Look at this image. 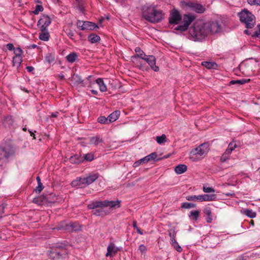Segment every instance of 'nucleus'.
I'll return each mask as SVG.
<instances>
[{
  "mask_svg": "<svg viewBox=\"0 0 260 260\" xmlns=\"http://www.w3.org/2000/svg\"><path fill=\"white\" fill-rule=\"evenodd\" d=\"M142 16L146 20L151 23H157L163 18L161 11L157 10L154 7L145 5L142 8Z\"/></svg>",
  "mask_w": 260,
  "mask_h": 260,
  "instance_id": "f257e3e1",
  "label": "nucleus"
},
{
  "mask_svg": "<svg viewBox=\"0 0 260 260\" xmlns=\"http://www.w3.org/2000/svg\"><path fill=\"white\" fill-rule=\"evenodd\" d=\"M206 26V22L203 23L202 21H197L190 28L189 34L194 40H201L209 35L207 27Z\"/></svg>",
  "mask_w": 260,
  "mask_h": 260,
  "instance_id": "f03ea898",
  "label": "nucleus"
},
{
  "mask_svg": "<svg viewBox=\"0 0 260 260\" xmlns=\"http://www.w3.org/2000/svg\"><path fill=\"white\" fill-rule=\"evenodd\" d=\"M209 150V144L206 143H203L190 151L189 158L193 161H196L204 157L207 154Z\"/></svg>",
  "mask_w": 260,
  "mask_h": 260,
  "instance_id": "7ed1b4c3",
  "label": "nucleus"
},
{
  "mask_svg": "<svg viewBox=\"0 0 260 260\" xmlns=\"http://www.w3.org/2000/svg\"><path fill=\"white\" fill-rule=\"evenodd\" d=\"M240 21L245 24L246 27L251 28L255 23V17L247 10L242 11L238 14Z\"/></svg>",
  "mask_w": 260,
  "mask_h": 260,
  "instance_id": "20e7f679",
  "label": "nucleus"
},
{
  "mask_svg": "<svg viewBox=\"0 0 260 260\" xmlns=\"http://www.w3.org/2000/svg\"><path fill=\"white\" fill-rule=\"evenodd\" d=\"M120 201H108L105 200L104 201H93L88 205L89 209H94L96 208H104L109 207L110 208L120 207Z\"/></svg>",
  "mask_w": 260,
  "mask_h": 260,
  "instance_id": "39448f33",
  "label": "nucleus"
},
{
  "mask_svg": "<svg viewBox=\"0 0 260 260\" xmlns=\"http://www.w3.org/2000/svg\"><path fill=\"white\" fill-rule=\"evenodd\" d=\"M216 197V195L215 194H205L198 196H188L186 197V199L189 201L208 202L215 201Z\"/></svg>",
  "mask_w": 260,
  "mask_h": 260,
  "instance_id": "423d86ee",
  "label": "nucleus"
},
{
  "mask_svg": "<svg viewBox=\"0 0 260 260\" xmlns=\"http://www.w3.org/2000/svg\"><path fill=\"white\" fill-rule=\"evenodd\" d=\"M194 19L195 17L192 15H184L183 17V24L178 25L174 29L181 32L185 31Z\"/></svg>",
  "mask_w": 260,
  "mask_h": 260,
  "instance_id": "0eeeda50",
  "label": "nucleus"
},
{
  "mask_svg": "<svg viewBox=\"0 0 260 260\" xmlns=\"http://www.w3.org/2000/svg\"><path fill=\"white\" fill-rule=\"evenodd\" d=\"M206 23L209 34H217L222 30L221 25L217 21H209Z\"/></svg>",
  "mask_w": 260,
  "mask_h": 260,
  "instance_id": "6e6552de",
  "label": "nucleus"
},
{
  "mask_svg": "<svg viewBox=\"0 0 260 260\" xmlns=\"http://www.w3.org/2000/svg\"><path fill=\"white\" fill-rule=\"evenodd\" d=\"M181 4L182 6H185L189 8H191V9L198 13H202L205 11V8L204 7L199 4L192 3L191 2H181Z\"/></svg>",
  "mask_w": 260,
  "mask_h": 260,
  "instance_id": "1a4fd4ad",
  "label": "nucleus"
},
{
  "mask_svg": "<svg viewBox=\"0 0 260 260\" xmlns=\"http://www.w3.org/2000/svg\"><path fill=\"white\" fill-rule=\"evenodd\" d=\"M54 229L57 230H71L72 232L73 231H78L81 230L80 225L77 222L74 223H70L68 224H64L62 223L59 225L57 228H54Z\"/></svg>",
  "mask_w": 260,
  "mask_h": 260,
  "instance_id": "9d476101",
  "label": "nucleus"
},
{
  "mask_svg": "<svg viewBox=\"0 0 260 260\" xmlns=\"http://www.w3.org/2000/svg\"><path fill=\"white\" fill-rule=\"evenodd\" d=\"M51 22V20L48 16L43 15L38 22V25L40 26L42 31H46Z\"/></svg>",
  "mask_w": 260,
  "mask_h": 260,
  "instance_id": "9b49d317",
  "label": "nucleus"
},
{
  "mask_svg": "<svg viewBox=\"0 0 260 260\" xmlns=\"http://www.w3.org/2000/svg\"><path fill=\"white\" fill-rule=\"evenodd\" d=\"M181 20V16L179 12L176 10H173L171 14L169 17V22L171 24H178L180 21Z\"/></svg>",
  "mask_w": 260,
  "mask_h": 260,
  "instance_id": "f8f14e48",
  "label": "nucleus"
},
{
  "mask_svg": "<svg viewBox=\"0 0 260 260\" xmlns=\"http://www.w3.org/2000/svg\"><path fill=\"white\" fill-rule=\"evenodd\" d=\"M12 154L10 146L0 147V161L7 159Z\"/></svg>",
  "mask_w": 260,
  "mask_h": 260,
  "instance_id": "ddd939ff",
  "label": "nucleus"
},
{
  "mask_svg": "<svg viewBox=\"0 0 260 260\" xmlns=\"http://www.w3.org/2000/svg\"><path fill=\"white\" fill-rule=\"evenodd\" d=\"M149 65L150 68L155 72L159 71V67L155 65L156 59L153 55H147L143 59Z\"/></svg>",
  "mask_w": 260,
  "mask_h": 260,
  "instance_id": "4468645a",
  "label": "nucleus"
},
{
  "mask_svg": "<svg viewBox=\"0 0 260 260\" xmlns=\"http://www.w3.org/2000/svg\"><path fill=\"white\" fill-rule=\"evenodd\" d=\"M236 148V144L233 143H230L228 146V147L226 149L224 153L220 157V160L221 162L225 161L229 157L233 150Z\"/></svg>",
  "mask_w": 260,
  "mask_h": 260,
  "instance_id": "2eb2a0df",
  "label": "nucleus"
},
{
  "mask_svg": "<svg viewBox=\"0 0 260 260\" xmlns=\"http://www.w3.org/2000/svg\"><path fill=\"white\" fill-rule=\"evenodd\" d=\"M119 248L113 243H110L107 247V252L106 254L107 257H113L119 250Z\"/></svg>",
  "mask_w": 260,
  "mask_h": 260,
  "instance_id": "dca6fc26",
  "label": "nucleus"
},
{
  "mask_svg": "<svg viewBox=\"0 0 260 260\" xmlns=\"http://www.w3.org/2000/svg\"><path fill=\"white\" fill-rule=\"evenodd\" d=\"M99 177L98 174H91L86 177H84L83 181H85L86 186L93 183Z\"/></svg>",
  "mask_w": 260,
  "mask_h": 260,
  "instance_id": "f3484780",
  "label": "nucleus"
},
{
  "mask_svg": "<svg viewBox=\"0 0 260 260\" xmlns=\"http://www.w3.org/2000/svg\"><path fill=\"white\" fill-rule=\"evenodd\" d=\"M84 178H78L73 180L71 182V185L73 187H76L78 188H82L86 186L85 181H83Z\"/></svg>",
  "mask_w": 260,
  "mask_h": 260,
  "instance_id": "a211bd4d",
  "label": "nucleus"
},
{
  "mask_svg": "<svg viewBox=\"0 0 260 260\" xmlns=\"http://www.w3.org/2000/svg\"><path fill=\"white\" fill-rule=\"evenodd\" d=\"M96 28H98V26L95 23L89 21H84L82 30H94Z\"/></svg>",
  "mask_w": 260,
  "mask_h": 260,
  "instance_id": "6ab92c4d",
  "label": "nucleus"
},
{
  "mask_svg": "<svg viewBox=\"0 0 260 260\" xmlns=\"http://www.w3.org/2000/svg\"><path fill=\"white\" fill-rule=\"evenodd\" d=\"M95 84H96V82L94 77L93 76H89L86 78V82L83 85H82V86L92 88Z\"/></svg>",
  "mask_w": 260,
  "mask_h": 260,
  "instance_id": "aec40b11",
  "label": "nucleus"
},
{
  "mask_svg": "<svg viewBox=\"0 0 260 260\" xmlns=\"http://www.w3.org/2000/svg\"><path fill=\"white\" fill-rule=\"evenodd\" d=\"M157 157V154L156 152H153L151 154L146 156L145 157L141 158L140 161L142 162L143 164H146L149 161L154 160Z\"/></svg>",
  "mask_w": 260,
  "mask_h": 260,
  "instance_id": "412c9836",
  "label": "nucleus"
},
{
  "mask_svg": "<svg viewBox=\"0 0 260 260\" xmlns=\"http://www.w3.org/2000/svg\"><path fill=\"white\" fill-rule=\"evenodd\" d=\"M70 161L72 164H78L84 161V159L82 158L81 155L76 154L70 158Z\"/></svg>",
  "mask_w": 260,
  "mask_h": 260,
  "instance_id": "4be33fe9",
  "label": "nucleus"
},
{
  "mask_svg": "<svg viewBox=\"0 0 260 260\" xmlns=\"http://www.w3.org/2000/svg\"><path fill=\"white\" fill-rule=\"evenodd\" d=\"M96 84L99 85L100 90L101 92H105L107 90V86L104 83L103 79L98 78L95 80Z\"/></svg>",
  "mask_w": 260,
  "mask_h": 260,
  "instance_id": "5701e85b",
  "label": "nucleus"
},
{
  "mask_svg": "<svg viewBox=\"0 0 260 260\" xmlns=\"http://www.w3.org/2000/svg\"><path fill=\"white\" fill-rule=\"evenodd\" d=\"M175 172L177 174H181L187 170V166L184 164H180L175 167Z\"/></svg>",
  "mask_w": 260,
  "mask_h": 260,
  "instance_id": "b1692460",
  "label": "nucleus"
},
{
  "mask_svg": "<svg viewBox=\"0 0 260 260\" xmlns=\"http://www.w3.org/2000/svg\"><path fill=\"white\" fill-rule=\"evenodd\" d=\"M120 115V111L118 110H116L112 113L110 115H109L108 119L109 122H112L116 121L119 117Z\"/></svg>",
  "mask_w": 260,
  "mask_h": 260,
  "instance_id": "393cba45",
  "label": "nucleus"
},
{
  "mask_svg": "<svg viewBox=\"0 0 260 260\" xmlns=\"http://www.w3.org/2000/svg\"><path fill=\"white\" fill-rule=\"evenodd\" d=\"M102 142V139L99 137L95 136L89 138V144L91 145H94L95 146H96Z\"/></svg>",
  "mask_w": 260,
  "mask_h": 260,
  "instance_id": "a878e982",
  "label": "nucleus"
},
{
  "mask_svg": "<svg viewBox=\"0 0 260 260\" xmlns=\"http://www.w3.org/2000/svg\"><path fill=\"white\" fill-rule=\"evenodd\" d=\"M169 235L170 237L171 242L176 241L175 239L177 232L175 227L170 228L168 231Z\"/></svg>",
  "mask_w": 260,
  "mask_h": 260,
  "instance_id": "bb28decb",
  "label": "nucleus"
},
{
  "mask_svg": "<svg viewBox=\"0 0 260 260\" xmlns=\"http://www.w3.org/2000/svg\"><path fill=\"white\" fill-rule=\"evenodd\" d=\"M88 39V41L91 43H96L101 40L100 36L94 34L89 35Z\"/></svg>",
  "mask_w": 260,
  "mask_h": 260,
  "instance_id": "cd10ccee",
  "label": "nucleus"
},
{
  "mask_svg": "<svg viewBox=\"0 0 260 260\" xmlns=\"http://www.w3.org/2000/svg\"><path fill=\"white\" fill-rule=\"evenodd\" d=\"M52 255H54L53 256V258L56 257L57 258L60 257H64V256L67 254V252L66 250H61V251H55L52 253Z\"/></svg>",
  "mask_w": 260,
  "mask_h": 260,
  "instance_id": "c85d7f7f",
  "label": "nucleus"
},
{
  "mask_svg": "<svg viewBox=\"0 0 260 260\" xmlns=\"http://www.w3.org/2000/svg\"><path fill=\"white\" fill-rule=\"evenodd\" d=\"M135 52L137 53V55L133 57H138L142 59H144L145 57L147 56L143 51L139 47H136L135 48Z\"/></svg>",
  "mask_w": 260,
  "mask_h": 260,
  "instance_id": "c756f323",
  "label": "nucleus"
},
{
  "mask_svg": "<svg viewBox=\"0 0 260 260\" xmlns=\"http://www.w3.org/2000/svg\"><path fill=\"white\" fill-rule=\"evenodd\" d=\"M202 65L208 69H216L217 67V65L215 62L209 61H203L202 62Z\"/></svg>",
  "mask_w": 260,
  "mask_h": 260,
  "instance_id": "7c9ffc66",
  "label": "nucleus"
},
{
  "mask_svg": "<svg viewBox=\"0 0 260 260\" xmlns=\"http://www.w3.org/2000/svg\"><path fill=\"white\" fill-rule=\"evenodd\" d=\"M72 81L77 85L82 84H84L83 80L82 79L81 77L78 75L74 74L72 76Z\"/></svg>",
  "mask_w": 260,
  "mask_h": 260,
  "instance_id": "2f4dec72",
  "label": "nucleus"
},
{
  "mask_svg": "<svg viewBox=\"0 0 260 260\" xmlns=\"http://www.w3.org/2000/svg\"><path fill=\"white\" fill-rule=\"evenodd\" d=\"M94 210L92 211L93 214L96 216H103L106 215V212L104 210L103 208H96L94 209Z\"/></svg>",
  "mask_w": 260,
  "mask_h": 260,
  "instance_id": "473e14b6",
  "label": "nucleus"
},
{
  "mask_svg": "<svg viewBox=\"0 0 260 260\" xmlns=\"http://www.w3.org/2000/svg\"><path fill=\"white\" fill-rule=\"evenodd\" d=\"M200 215V211L198 210H193L190 212L189 217L192 220H197Z\"/></svg>",
  "mask_w": 260,
  "mask_h": 260,
  "instance_id": "72a5a7b5",
  "label": "nucleus"
},
{
  "mask_svg": "<svg viewBox=\"0 0 260 260\" xmlns=\"http://www.w3.org/2000/svg\"><path fill=\"white\" fill-rule=\"evenodd\" d=\"M42 31L39 35V39L44 41H48L50 37L49 32L47 30Z\"/></svg>",
  "mask_w": 260,
  "mask_h": 260,
  "instance_id": "f704fd0d",
  "label": "nucleus"
},
{
  "mask_svg": "<svg viewBox=\"0 0 260 260\" xmlns=\"http://www.w3.org/2000/svg\"><path fill=\"white\" fill-rule=\"evenodd\" d=\"M77 57L78 56L77 54L75 52H73L68 55L66 58L69 62L73 63L76 60V59L77 58Z\"/></svg>",
  "mask_w": 260,
  "mask_h": 260,
  "instance_id": "c9c22d12",
  "label": "nucleus"
},
{
  "mask_svg": "<svg viewBox=\"0 0 260 260\" xmlns=\"http://www.w3.org/2000/svg\"><path fill=\"white\" fill-rule=\"evenodd\" d=\"M22 61V56H15L13 58V63L14 66L18 67Z\"/></svg>",
  "mask_w": 260,
  "mask_h": 260,
  "instance_id": "e433bc0d",
  "label": "nucleus"
},
{
  "mask_svg": "<svg viewBox=\"0 0 260 260\" xmlns=\"http://www.w3.org/2000/svg\"><path fill=\"white\" fill-rule=\"evenodd\" d=\"M82 158L84 159V160L91 161L94 159V155L92 153H88L83 154V156H82Z\"/></svg>",
  "mask_w": 260,
  "mask_h": 260,
  "instance_id": "4c0bfd02",
  "label": "nucleus"
},
{
  "mask_svg": "<svg viewBox=\"0 0 260 260\" xmlns=\"http://www.w3.org/2000/svg\"><path fill=\"white\" fill-rule=\"evenodd\" d=\"M244 214L250 218H254L256 217V214L252 210L246 209L244 211Z\"/></svg>",
  "mask_w": 260,
  "mask_h": 260,
  "instance_id": "58836bf2",
  "label": "nucleus"
},
{
  "mask_svg": "<svg viewBox=\"0 0 260 260\" xmlns=\"http://www.w3.org/2000/svg\"><path fill=\"white\" fill-rule=\"evenodd\" d=\"M250 81V79H241V80H232L230 82V83L231 84H244L246 83H248Z\"/></svg>",
  "mask_w": 260,
  "mask_h": 260,
  "instance_id": "ea45409f",
  "label": "nucleus"
},
{
  "mask_svg": "<svg viewBox=\"0 0 260 260\" xmlns=\"http://www.w3.org/2000/svg\"><path fill=\"white\" fill-rule=\"evenodd\" d=\"M196 207V205L193 203L185 202L183 203L181 205V207L185 209H190L194 208Z\"/></svg>",
  "mask_w": 260,
  "mask_h": 260,
  "instance_id": "a19ab883",
  "label": "nucleus"
},
{
  "mask_svg": "<svg viewBox=\"0 0 260 260\" xmlns=\"http://www.w3.org/2000/svg\"><path fill=\"white\" fill-rule=\"evenodd\" d=\"M166 139V136L164 134H162L160 136H158L156 138V140L159 144H161L163 143L164 142H165Z\"/></svg>",
  "mask_w": 260,
  "mask_h": 260,
  "instance_id": "79ce46f5",
  "label": "nucleus"
},
{
  "mask_svg": "<svg viewBox=\"0 0 260 260\" xmlns=\"http://www.w3.org/2000/svg\"><path fill=\"white\" fill-rule=\"evenodd\" d=\"M45 60L49 63H52L54 60V56L51 53L48 54L45 57Z\"/></svg>",
  "mask_w": 260,
  "mask_h": 260,
  "instance_id": "37998d69",
  "label": "nucleus"
},
{
  "mask_svg": "<svg viewBox=\"0 0 260 260\" xmlns=\"http://www.w3.org/2000/svg\"><path fill=\"white\" fill-rule=\"evenodd\" d=\"M171 244L173 245L174 248L178 251V252H181L182 250V249L181 246H179L178 243L176 241H175L174 242H171Z\"/></svg>",
  "mask_w": 260,
  "mask_h": 260,
  "instance_id": "c03bdc74",
  "label": "nucleus"
},
{
  "mask_svg": "<svg viewBox=\"0 0 260 260\" xmlns=\"http://www.w3.org/2000/svg\"><path fill=\"white\" fill-rule=\"evenodd\" d=\"M98 121L101 123H109L108 117L106 118L105 116H101L98 118Z\"/></svg>",
  "mask_w": 260,
  "mask_h": 260,
  "instance_id": "a18cd8bd",
  "label": "nucleus"
},
{
  "mask_svg": "<svg viewBox=\"0 0 260 260\" xmlns=\"http://www.w3.org/2000/svg\"><path fill=\"white\" fill-rule=\"evenodd\" d=\"M43 7L41 5H38L36 6L35 10L33 11V13L34 14L37 15L40 12L43 11Z\"/></svg>",
  "mask_w": 260,
  "mask_h": 260,
  "instance_id": "49530a36",
  "label": "nucleus"
},
{
  "mask_svg": "<svg viewBox=\"0 0 260 260\" xmlns=\"http://www.w3.org/2000/svg\"><path fill=\"white\" fill-rule=\"evenodd\" d=\"M203 190L204 192L206 193H210V192H214L215 190L213 188L211 187H207L206 186H203Z\"/></svg>",
  "mask_w": 260,
  "mask_h": 260,
  "instance_id": "de8ad7c7",
  "label": "nucleus"
},
{
  "mask_svg": "<svg viewBox=\"0 0 260 260\" xmlns=\"http://www.w3.org/2000/svg\"><path fill=\"white\" fill-rule=\"evenodd\" d=\"M14 53L15 54V56H21L22 50L20 48H16V49H14Z\"/></svg>",
  "mask_w": 260,
  "mask_h": 260,
  "instance_id": "09e8293b",
  "label": "nucleus"
},
{
  "mask_svg": "<svg viewBox=\"0 0 260 260\" xmlns=\"http://www.w3.org/2000/svg\"><path fill=\"white\" fill-rule=\"evenodd\" d=\"M247 2L251 5L260 6V0H247Z\"/></svg>",
  "mask_w": 260,
  "mask_h": 260,
  "instance_id": "8fccbe9b",
  "label": "nucleus"
},
{
  "mask_svg": "<svg viewBox=\"0 0 260 260\" xmlns=\"http://www.w3.org/2000/svg\"><path fill=\"white\" fill-rule=\"evenodd\" d=\"M44 187L42 183L38 184V186L36 189V191L37 192L40 193L41 191L43 190Z\"/></svg>",
  "mask_w": 260,
  "mask_h": 260,
  "instance_id": "3c124183",
  "label": "nucleus"
},
{
  "mask_svg": "<svg viewBox=\"0 0 260 260\" xmlns=\"http://www.w3.org/2000/svg\"><path fill=\"white\" fill-rule=\"evenodd\" d=\"M66 34L67 35V36L71 39H72L73 38V37L74 36V33L73 32V31L71 30V29H69L68 30H67L66 31Z\"/></svg>",
  "mask_w": 260,
  "mask_h": 260,
  "instance_id": "603ef678",
  "label": "nucleus"
},
{
  "mask_svg": "<svg viewBox=\"0 0 260 260\" xmlns=\"http://www.w3.org/2000/svg\"><path fill=\"white\" fill-rule=\"evenodd\" d=\"M7 122H10L9 124H12V117L11 116L7 117L4 119V122L5 124H6Z\"/></svg>",
  "mask_w": 260,
  "mask_h": 260,
  "instance_id": "864d4df0",
  "label": "nucleus"
},
{
  "mask_svg": "<svg viewBox=\"0 0 260 260\" xmlns=\"http://www.w3.org/2000/svg\"><path fill=\"white\" fill-rule=\"evenodd\" d=\"M84 21L82 20H78L77 22V26L78 28H80L82 30V28L83 26Z\"/></svg>",
  "mask_w": 260,
  "mask_h": 260,
  "instance_id": "5fc2aeb1",
  "label": "nucleus"
},
{
  "mask_svg": "<svg viewBox=\"0 0 260 260\" xmlns=\"http://www.w3.org/2000/svg\"><path fill=\"white\" fill-rule=\"evenodd\" d=\"M7 48L8 50L10 51L14 50L15 49V47L13 44L12 43H9L7 45Z\"/></svg>",
  "mask_w": 260,
  "mask_h": 260,
  "instance_id": "6e6d98bb",
  "label": "nucleus"
},
{
  "mask_svg": "<svg viewBox=\"0 0 260 260\" xmlns=\"http://www.w3.org/2000/svg\"><path fill=\"white\" fill-rule=\"evenodd\" d=\"M205 213L208 215V216H211L212 212L210 208H206L204 211Z\"/></svg>",
  "mask_w": 260,
  "mask_h": 260,
  "instance_id": "4d7b16f0",
  "label": "nucleus"
},
{
  "mask_svg": "<svg viewBox=\"0 0 260 260\" xmlns=\"http://www.w3.org/2000/svg\"><path fill=\"white\" fill-rule=\"evenodd\" d=\"M143 164L142 162H141L140 161V159H139V160L138 161H136V162H135L133 164V167L134 168H137L138 167H139L141 164Z\"/></svg>",
  "mask_w": 260,
  "mask_h": 260,
  "instance_id": "13d9d810",
  "label": "nucleus"
},
{
  "mask_svg": "<svg viewBox=\"0 0 260 260\" xmlns=\"http://www.w3.org/2000/svg\"><path fill=\"white\" fill-rule=\"evenodd\" d=\"M146 247L144 245L141 244V245H140L139 248V250L141 252H144L146 250Z\"/></svg>",
  "mask_w": 260,
  "mask_h": 260,
  "instance_id": "bf43d9fd",
  "label": "nucleus"
},
{
  "mask_svg": "<svg viewBox=\"0 0 260 260\" xmlns=\"http://www.w3.org/2000/svg\"><path fill=\"white\" fill-rule=\"evenodd\" d=\"M26 70L29 72H31L34 70V68L31 66H28L26 67Z\"/></svg>",
  "mask_w": 260,
  "mask_h": 260,
  "instance_id": "052dcab7",
  "label": "nucleus"
},
{
  "mask_svg": "<svg viewBox=\"0 0 260 260\" xmlns=\"http://www.w3.org/2000/svg\"><path fill=\"white\" fill-rule=\"evenodd\" d=\"M137 230V232L140 235H143V232L141 231V230L140 229V228H139L138 227H137V229H136Z\"/></svg>",
  "mask_w": 260,
  "mask_h": 260,
  "instance_id": "680f3d73",
  "label": "nucleus"
},
{
  "mask_svg": "<svg viewBox=\"0 0 260 260\" xmlns=\"http://www.w3.org/2000/svg\"><path fill=\"white\" fill-rule=\"evenodd\" d=\"M58 114V112L53 113L51 114V116L53 117H57Z\"/></svg>",
  "mask_w": 260,
  "mask_h": 260,
  "instance_id": "e2e57ef3",
  "label": "nucleus"
},
{
  "mask_svg": "<svg viewBox=\"0 0 260 260\" xmlns=\"http://www.w3.org/2000/svg\"><path fill=\"white\" fill-rule=\"evenodd\" d=\"M91 92H92L93 94H95V95H97V94H98V91H97V90H96L92 89V90H91Z\"/></svg>",
  "mask_w": 260,
  "mask_h": 260,
  "instance_id": "0e129e2a",
  "label": "nucleus"
},
{
  "mask_svg": "<svg viewBox=\"0 0 260 260\" xmlns=\"http://www.w3.org/2000/svg\"><path fill=\"white\" fill-rule=\"evenodd\" d=\"M133 227L135 228V229H137V222L136 221H134L133 223Z\"/></svg>",
  "mask_w": 260,
  "mask_h": 260,
  "instance_id": "69168bd1",
  "label": "nucleus"
},
{
  "mask_svg": "<svg viewBox=\"0 0 260 260\" xmlns=\"http://www.w3.org/2000/svg\"><path fill=\"white\" fill-rule=\"evenodd\" d=\"M36 179H37V181L38 182V184L42 183L41 181V178H40L39 176H38Z\"/></svg>",
  "mask_w": 260,
  "mask_h": 260,
  "instance_id": "338daca9",
  "label": "nucleus"
},
{
  "mask_svg": "<svg viewBox=\"0 0 260 260\" xmlns=\"http://www.w3.org/2000/svg\"><path fill=\"white\" fill-rule=\"evenodd\" d=\"M212 219L210 217V216H208L207 219V221L208 222V223H210L211 222Z\"/></svg>",
  "mask_w": 260,
  "mask_h": 260,
  "instance_id": "774afa93",
  "label": "nucleus"
}]
</instances>
